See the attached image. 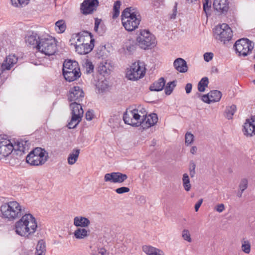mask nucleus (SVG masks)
Wrapping results in <instances>:
<instances>
[{"label": "nucleus", "instance_id": "obj_1", "mask_svg": "<svg viewBox=\"0 0 255 255\" xmlns=\"http://www.w3.org/2000/svg\"><path fill=\"white\" fill-rule=\"evenodd\" d=\"M1 217L9 221L19 219L14 225L16 234L30 238L36 232L37 223L35 217L30 213L25 212V208L15 201L3 204L0 207Z\"/></svg>", "mask_w": 255, "mask_h": 255}, {"label": "nucleus", "instance_id": "obj_2", "mask_svg": "<svg viewBox=\"0 0 255 255\" xmlns=\"http://www.w3.org/2000/svg\"><path fill=\"white\" fill-rule=\"evenodd\" d=\"M29 144L28 140L22 139L17 140L14 145L9 140L0 141V159L8 156L13 150L17 154L22 155L28 151Z\"/></svg>", "mask_w": 255, "mask_h": 255}, {"label": "nucleus", "instance_id": "obj_3", "mask_svg": "<svg viewBox=\"0 0 255 255\" xmlns=\"http://www.w3.org/2000/svg\"><path fill=\"white\" fill-rule=\"evenodd\" d=\"M122 22L126 30L132 31L138 27L140 18L139 15H137L135 9L129 7L126 8L122 12Z\"/></svg>", "mask_w": 255, "mask_h": 255}, {"label": "nucleus", "instance_id": "obj_4", "mask_svg": "<svg viewBox=\"0 0 255 255\" xmlns=\"http://www.w3.org/2000/svg\"><path fill=\"white\" fill-rule=\"evenodd\" d=\"M62 71L64 78L68 82L74 81L81 76L79 64L75 61L65 60L63 65Z\"/></svg>", "mask_w": 255, "mask_h": 255}, {"label": "nucleus", "instance_id": "obj_5", "mask_svg": "<svg viewBox=\"0 0 255 255\" xmlns=\"http://www.w3.org/2000/svg\"><path fill=\"white\" fill-rule=\"evenodd\" d=\"M49 158L48 153L43 148L36 147L26 156V162L31 165H43Z\"/></svg>", "mask_w": 255, "mask_h": 255}, {"label": "nucleus", "instance_id": "obj_6", "mask_svg": "<svg viewBox=\"0 0 255 255\" xmlns=\"http://www.w3.org/2000/svg\"><path fill=\"white\" fill-rule=\"evenodd\" d=\"M37 49L47 55H54L57 51V43L52 37H41L39 39Z\"/></svg>", "mask_w": 255, "mask_h": 255}, {"label": "nucleus", "instance_id": "obj_7", "mask_svg": "<svg viewBox=\"0 0 255 255\" xmlns=\"http://www.w3.org/2000/svg\"><path fill=\"white\" fill-rule=\"evenodd\" d=\"M144 116L142 110L136 109L127 110L123 115V120L127 125L133 127H138L142 124Z\"/></svg>", "mask_w": 255, "mask_h": 255}, {"label": "nucleus", "instance_id": "obj_8", "mask_svg": "<svg viewBox=\"0 0 255 255\" xmlns=\"http://www.w3.org/2000/svg\"><path fill=\"white\" fill-rule=\"evenodd\" d=\"M213 32L215 38L224 43L231 40L233 37L232 30L226 23L217 25L214 29Z\"/></svg>", "mask_w": 255, "mask_h": 255}, {"label": "nucleus", "instance_id": "obj_9", "mask_svg": "<svg viewBox=\"0 0 255 255\" xmlns=\"http://www.w3.org/2000/svg\"><path fill=\"white\" fill-rule=\"evenodd\" d=\"M155 38L148 30H140L136 37L138 45L142 49H146L155 45Z\"/></svg>", "mask_w": 255, "mask_h": 255}, {"label": "nucleus", "instance_id": "obj_10", "mask_svg": "<svg viewBox=\"0 0 255 255\" xmlns=\"http://www.w3.org/2000/svg\"><path fill=\"white\" fill-rule=\"evenodd\" d=\"M70 107L72 110V116L67 127L69 128L72 129L75 128L82 120L84 111L81 105L77 102L72 103Z\"/></svg>", "mask_w": 255, "mask_h": 255}, {"label": "nucleus", "instance_id": "obj_11", "mask_svg": "<svg viewBox=\"0 0 255 255\" xmlns=\"http://www.w3.org/2000/svg\"><path fill=\"white\" fill-rule=\"evenodd\" d=\"M145 70L144 63L138 61L130 66V69L127 71V77L130 80H137L144 76Z\"/></svg>", "mask_w": 255, "mask_h": 255}, {"label": "nucleus", "instance_id": "obj_12", "mask_svg": "<svg viewBox=\"0 0 255 255\" xmlns=\"http://www.w3.org/2000/svg\"><path fill=\"white\" fill-rule=\"evenodd\" d=\"M254 43L247 38L238 40L235 45V50L239 56H247L254 47Z\"/></svg>", "mask_w": 255, "mask_h": 255}, {"label": "nucleus", "instance_id": "obj_13", "mask_svg": "<svg viewBox=\"0 0 255 255\" xmlns=\"http://www.w3.org/2000/svg\"><path fill=\"white\" fill-rule=\"evenodd\" d=\"M84 40L94 42L92 35L90 32L87 31H83L78 33L72 34L70 39L71 45H73L75 48L83 44Z\"/></svg>", "mask_w": 255, "mask_h": 255}, {"label": "nucleus", "instance_id": "obj_14", "mask_svg": "<svg viewBox=\"0 0 255 255\" xmlns=\"http://www.w3.org/2000/svg\"><path fill=\"white\" fill-rule=\"evenodd\" d=\"M128 179V176L121 172H112L107 173L104 176V181L105 182H110L112 183H121Z\"/></svg>", "mask_w": 255, "mask_h": 255}, {"label": "nucleus", "instance_id": "obj_15", "mask_svg": "<svg viewBox=\"0 0 255 255\" xmlns=\"http://www.w3.org/2000/svg\"><path fill=\"white\" fill-rule=\"evenodd\" d=\"M84 97L82 89L79 86H75L70 89L68 95V100L70 102H79Z\"/></svg>", "mask_w": 255, "mask_h": 255}, {"label": "nucleus", "instance_id": "obj_16", "mask_svg": "<svg viewBox=\"0 0 255 255\" xmlns=\"http://www.w3.org/2000/svg\"><path fill=\"white\" fill-rule=\"evenodd\" d=\"M98 0H85L81 5V10L84 14L92 13L98 5Z\"/></svg>", "mask_w": 255, "mask_h": 255}, {"label": "nucleus", "instance_id": "obj_17", "mask_svg": "<svg viewBox=\"0 0 255 255\" xmlns=\"http://www.w3.org/2000/svg\"><path fill=\"white\" fill-rule=\"evenodd\" d=\"M143 110L142 113L144 116L142 119L143 122L140 126L143 128H147L155 125L158 121L157 115L155 113H152L147 116L146 111L144 109Z\"/></svg>", "mask_w": 255, "mask_h": 255}, {"label": "nucleus", "instance_id": "obj_18", "mask_svg": "<svg viewBox=\"0 0 255 255\" xmlns=\"http://www.w3.org/2000/svg\"><path fill=\"white\" fill-rule=\"evenodd\" d=\"M17 62V58L14 55L7 56L3 62L0 64V71L2 75L6 70H9L13 66L14 64Z\"/></svg>", "mask_w": 255, "mask_h": 255}, {"label": "nucleus", "instance_id": "obj_19", "mask_svg": "<svg viewBox=\"0 0 255 255\" xmlns=\"http://www.w3.org/2000/svg\"><path fill=\"white\" fill-rule=\"evenodd\" d=\"M243 131L247 136H252L255 134V117L246 120Z\"/></svg>", "mask_w": 255, "mask_h": 255}, {"label": "nucleus", "instance_id": "obj_20", "mask_svg": "<svg viewBox=\"0 0 255 255\" xmlns=\"http://www.w3.org/2000/svg\"><path fill=\"white\" fill-rule=\"evenodd\" d=\"M213 7L218 12L224 14L229 10V2L228 0H214Z\"/></svg>", "mask_w": 255, "mask_h": 255}, {"label": "nucleus", "instance_id": "obj_21", "mask_svg": "<svg viewBox=\"0 0 255 255\" xmlns=\"http://www.w3.org/2000/svg\"><path fill=\"white\" fill-rule=\"evenodd\" d=\"M40 38H41L39 37L36 33L29 31L25 35V41L26 43L29 45H34L37 47L39 39Z\"/></svg>", "mask_w": 255, "mask_h": 255}, {"label": "nucleus", "instance_id": "obj_22", "mask_svg": "<svg viewBox=\"0 0 255 255\" xmlns=\"http://www.w3.org/2000/svg\"><path fill=\"white\" fill-rule=\"evenodd\" d=\"M173 65L176 70L181 73H185L188 70L187 62L181 58H177L174 61Z\"/></svg>", "mask_w": 255, "mask_h": 255}, {"label": "nucleus", "instance_id": "obj_23", "mask_svg": "<svg viewBox=\"0 0 255 255\" xmlns=\"http://www.w3.org/2000/svg\"><path fill=\"white\" fill-rule=\"evenodd\" d=\"M90 224V220L87 218L77 216L74 219V225L76 227H87Z\"/></svg>", "mask_w": 255, "mask_h": 255}, {"label": "nucleus", "instance_id": "obj_24", "mask_svg": "<svg viewBox=\"0 0 255 255\" xmlns=\"http://www.w3.org/2000/svg\"><path fill=\"white\" fill-rule=\"evenodd\" d=\"M94 46V43L82 44L75 48L76 51L80 54H86L92 51Z\"/></svg>", "mask_w": 255, "mask_h": 255}, {"label": "nucleus", "instance_id": "obj_25", "mask_svg": "<svg viewBox=\"0 0 255 255\" xmlns=\"http://www.w3.org/2000/svg\"><path fill=\"white\" fill-rule=\"evenodd\" d=\"M165 81L162 77L160 78L158 81L152 83L149 89L151 91H161L165 87Z\"/></svg>", "mask_w": 255, "mask_h": 255}, {"label": "nucleus", "instance_id": "obj_26", "mask_svg": "<svg viewBox=\"0 0 255 255\" xmlns=\"http://www.w3.org/2000/svg\"><path fill=\"white\" fill-rule=\"evenodd\" d=\"M80 153V149H74L69 155L67 160L70 165L74 164L77 160Z\"/></svg>", "mask_w": 255, "mask_h": 255}, {"label": "nucleus", "instance_id": "obj_27", "mask_svg": "<svg viewBox=\"0 0 255 255\" xmlns=\"http://www.w3.org/2000/svg\"><path fill=\"white\" fill-rule=\"evenodd\" d=\"M89 231L85 228H78L74 232L75 237L77 239H83L89 235Z\"/></svg>", "mask_w": 255, "mask_h": 255}, {"label": "nucleus", "instance_id": "obj_28", "mask_svg": "<svg viewBox=\"0 0 255 255\" xmlns=\"http://www.w3.org/2000/svg\"><path fill=\"white\" fill-rule=\"evenodd\" d=\"M46 252L45 244L43 240H41L38 242L36 247V255H45Z\"/></svg>", "mask_w": 255, "mask_h": 255}, {"label": "nucleus", "instance_id": "obj_29", "mask_svg": "<svg viewBox=\"0 0 255 255\" xmlns=\"http://www.w3.org/2000/svg\"><path fill=\"white\" fill-rule=\"evenodd\" d=\"M91 255H108L106 250L104 248H99L95 246H90Z\"/></svg>", "mask_w": 255, "mask_h": 255}, {"label": "nucleus", "instance_id": "obj_30", "mask_svg": "<svg viewBox=\"0 0 255 255\" xmlns=\"http://www.w3.org/2000/svg\"><path fill=\"white\" fill-rule=\"evenodd\" d=\"M110 64L105 62H101L99 65L98 71L101 74H108L110 73Z\"/></svg>", "mask_w": 255, "mask_h": 255}, {"label": "nucleus", "instance_id": "obj_31", "mask_svg": "<svg viewBox=\"0 0 255 255\" xmlns=\"http://www.w3.org/2000/svg\"><path fill=\"white\" fill-rule=\"evenodd\" d=\"M222 93L218 90L211 91L209 92V96H210V101L212 103L219 102L222 97Z\"/></svg>", "mask_w": 255, "mask_h": 255}, {"label": "nucleus", "instance_id": "obj_32", "mask_svg": "<svg viewBox=\"0 0 255 255\" xmlns=\"http://www.w3.org/2000/svg\"><path fill=\"white\" fill-rule=\"evenodd\" d=\"M237 107L235 105H232L231 106L227 107L225 112V117L230 120L232 119V117L236 111Z\"/></svg>", "mask_w": 255, "mask_h": 255}, {"label": "nucleus", "instance_id": "obj_33", "mask_svg": "<svg viewBox=\"0 0 255 255\" xmlns=\"http://www.w3.org/2000/svg\"><path fill=\"white\" fill-rule=\"evenodd\" d=\"M66 28V25L65 21L59 20L55 23V30L58 33H61L65 31Z\"/></svg>", "mask_w": 255, "mask_h": 255}, {"label": "nucleus", "instance_id": "obj_34", "mask_svg": "<svg viewBox=\"0 0 255 255\" xmlns=\"http://www.w3.org/2000/svg\"><path fill=\"white\" fill-rule=\"evenodd\" d=\"M209 83L208 78L204 77L200 81L198 84V89L200 92H203L205 90L206 87L208 86Z\"/></svg>", "mask_w": 255, "mask_h": 255}, {"label": "nucleus", "instance_id": "obj_35", "mask_svg": "<svg viewBox=\"0 0 255 255\" xmlns=\"http://www.w3.org/2000/svg\"><path fill=\"white\" fill-rule=\"evenodd\" d=\"M182 182L184 189L186 191H189L191 189V185L190 183V179L189 176L187 173L183 174Z\"/></svg>", "mask_w": 255, "mask_h": 255}, {"label": "nucleus", "instance_id": "obj_36", "mask_svg": "<svg viewBox=\"0 0 255 255\" xmlns=\"http://www.w3.org/2000/svg\"><path fill=\"white\" fill-rule=\"evenodd\" d=\"M242 251L246 254H249L251 252V246L250 242L248 240H243L241 241Z\"/></svg>", "mask_w": 255, "mask_h": 255}, {"label": "nucleus", "instance_id": "obj_37", "mask_svg": "<svg viewBox=\"0 0 255 255\" xmlns=\"http://www.w3.org/2000/svg\"><path fill=\"white\" fill-rule=\"evenodd\" d=\"M121 5V2L120 1L117 0L115 2L113 7V18L115 19L119 15Z\"/></svg>", "mask_w": 255, "mask_h": 255}, {"label": "nucleus", "instance_id": "obj_38", "mask_svg": "<svg viewBox=\"0 0 255 255\" xmlns=\"http://www.w3.org/2000/svg\"><path fill=\"white\" fill-rule=\"evenodd\" d=\"M83 67L86 69L87 74L91 73L94 70V65L89 60L86 59L83 63Z\"/></svg>", "mask_w": 255, "mask_h": 255}, {"label": "nucleus", "instance_id": "obj_39", "mask_svg": "<svg viewBox=\"0 0 255 255\" xmlns=\"http://www.w3.org/2000/svg\"><path fill=\"white\" fill-rule=\"evenodd\" d=\"M29 0H10L11 4L15 7L23 6L27 4Z\"/></svg>", "mask_w": 255, "mask_h": 255}, {"label": "nucleus", "instance_id": "obj_40", "mask_svg": "<svg viewBox=\"0 0 255 255\" xmlns=\"http://www.w3.org/2000/svg\"><path fill=\"white\" fill-rule=\"evenodd\" d=\"M175 86L176 84L175 81H172L168 83L165 87V93L166 95H170Z\"/></svg>", "mask_w": 255, "mask_h": 255}, {"label": "nucleus", "instance_id": "obj_41", "mask_svg": "<svg viewBox=\"0 0 255 255\" xmlns=\"http://www.w3.org/2000/svg\"><path fill=\"white\" fill-rule=\"evenodd\" d=\"M157 249L151 246H145L143 247V251L147 255H153Z\"/></svg>", "mask_w": 255, "mask_h": 255}, {"label": "nucleus", "instance_id": "obj_42", "mask_svg": "<svg viewBox=\"0 0 255 255\" xmlns=\"http://www.w3.org/2000/svg\"><path fill=\"white\" fill-rule=\"evenodd\" d=\"M182 237L184 240L188 242L189 243H191L192 242L191 235L188 230L184 229L183 230L182 233Z\"/></svg>", "mask_w": 255, "mask_h": 255}, {"label": "nucleus", "instance_id": "obj_43", "mask_svg": "<svg viewBox=\"0 0 255 255\" xmlns=\"http://www.w3.org/2000/svg\"><path fill=\"white\" fill-rule=\"evenodd\" d=\"M248 181L247 179L244 178L242 179L241 181V182L239 184V189L242 192H244V191L248 188Z\"/></svg>", "mask_w": 255, "mask_h": 255}, {"label": "nucleus", "instance_id": "obj_44", "mask_svg": "<svg viewBox=\"0 0 255 255\" xmlns=\"http://www.w3.org/2000/svg\"><path fill=\"white\" fill-rule=\"evenodd\" d=\"M195 168L196 164L195 162L193 160L190 161L189 169L190 171V175L191 177H193L195 175Z\"/></svg>", "mask_w": 255, "mask_h": 255}, {"label": "nucleus", "instance_id": "obj_45", "mask_svg": "<svg viewBox=\"0 0 255 255\" xmlns=\"http://www.w3.org/2000/svg\"><path fill=\"white\" fill-rule=\"evenodd\" d=\"M194 135L190 132H187L185 134V143L187 145L191 144L194 139Z\"/></svg>", "mask_w": 255, "mask_h": 255}, {"label": "nucleus", "instance_id": "obj_46", "mask_svg": "<svg viewBox=\"0 0 255 255\" xmlns=\"http://www.w3.org/2000/svg\"><path fill=\"white\" fill-rule=\"evenodd\" d=\"M130 189L127 187H121L118 188H117L115 190V192L119 194H122L125 193H128L129 192Z\"/></svg>", "mask_w": 255, "mask_h": 255}, {"label": "nucleus", "instance_id": "obj_47", "mask_svg": "<svg viewBox=\"0 0 255 255\" xmlns=\"http://www.w3.org/2000/svg\"><path fill=\"white\" fill-rule=\"evenodd\" d=\"M213 53L212 52H206L204 54V59L205 61L209 62L212 59Z\"/></svg>", "mask_w": 255, "mask_h": 255}, {"label": "nucleus", "instance_id": "obj_48", "mask_svg": "<svg viewBox=\"0 0 255 255\" xmlns=\"http://www.w3.org/2000/svg\"><path fill=\"white\" fill-rule=\"evenodd\" d=\"M209 0H205L203 2V10L207 14V11L209 10L211 7V3L209 4Z\"/></svg>", "mask_w": 255, "mask_h": 255}, {"label": "nucleus", "instance_id": "obj_49", "mask_svg": "<svg viewBox=\"0 0 255 255\" xmlns=\"http://www.w3.org/2000/svg\"><path fill=\"white\" fill-rule=\"evenodd\" d=\"M93 111L92 110L88 111L85 115L86 119L88 121H91L94 118Z\"/></svg>", "mask_w": 255, "mask_h": 255}, {"label": "nucleus", "instance_id": "obj_50", "mask_svg": "<svg viewBox=\"0 0 255 255\" xmlns=\"http://www.w3.org/2000/svg\"><path fill=\"white\" fill-rule=\"evenodd\" d=\"M201 100L204 102L208 103V104H210V103H212L211 101H210L211 99H210V96H209V93L208 94L204 95L202 96Z\"/></svg>", "mask_w": 255, "mask_h": 255}, {"label": "nucleus", "instance_id": "obj_51", "mask_svg": "<svg viewBox=\"0 0 255 255\" xmlns=\"http://www.w3.org/2000/svg\"><path fill=\"white\" fill-rule=\"evenodd\" d=\"M215 210L219 213H221L225 210V206L223 204H218L215 207Z\"/></svg>", "mask_w": 255, "mask_h": 255}, {"label": "nucleus", "instance_id": "obj_52", "mask_svg": "<svg viewBox=\"0 0 255 255\" xmlns=\"http://www.w3.org/2000/svg\"><path fill=\"white\" fill-rule=\"evenodd\" d=\"M136 46L135 44H129L127 46V50L130 53H131L135 50Z\"/></svg>", "mask_w": 255, "mask_h": 255}, {"label": "nucleus", "instance_id": "obj_53", "mask_svg": "<svg viewBox=\"0 0 255 255\" xmlns=\"http://www.w3.org/2000/svg\"><path fill=\"white\" fill-rule=\"evenodd\" d=\"M177 3H175V4L174 6V8L173 9V13L170 16L171 19H174L176 17V14H177Z\"/></svg>", "mask_w": 255, "mask_h": 255}, {"label": "nucleus", "instance_id": "obj_54", "mask_svg": "<svg viewBox=\"0 0 255 255\" xmlns=\"http://www.w3.org/2000/svg\"><path fill=\"white\" fill-rule=\"evenodd\" d=\"M177 3H175V4L174 6V8L173 9V13L170 16L171 19H174L176 17V14H177Z\"/></svg>", "mask_w": 255, "mask_h": 255}, {"label": "nucleus", "instance_id": "obj_55", "mask_svg": "<svg viewBox=\"0 0 255 255\" xmlns=\"http://www.w3.org/2000/svg\"><path fill=\"white\" fill-rule=\"evenodd\" d=\"M192 85L191 83H188L185 86V90L187 94H189L191 92Z\"/></svg>", "mask_w": 255, "mask_h": 255}, {"label": "nucleus", "instance_id": "obj_56", "mask_svg": "<svg viewBox=\"0 0 255 255\" xmlns=\"http://www.w3.org/2000/svg\"><path fill=\"white\" fill-rule=\"evenodd\" d=\"M203 202V199H200L198 202L195 204V210L196 212H197L199 210V208L201 206L202 203Z\"/></svg>", "mask_w": 255, "mask_h": 255}, {"label": "nucleus", "instance_id": "obj_57", "mask_svg": "<svg viewBox=\"0 0 255 255\" xmlns=\"http://www.w3.org/2000/svg\"><path fill=\"white\" fill-rule=\"evenodd\" d=\"M100 23V20H99L98 18L95 19V26H94V30L96 31H98L99 25Z\"/></svg>", "mask_w": 255, "mask_h": 255}, {"label": "nucleus", "instance_id": "obj_58", "mask_svg": "<svg viewBox=\"0 0 255 255\" xmlns=\"http://www.w3.org/2000/svg\"><path fill=\"white\" fill-rule=\"evenodd\" d=\"M197 148L196 146H192L191 148V149H190V152L193 154H195L196 152H197Z\"/></svg>", "mask_w": 255, "mask_h": 255}, {"label": "nucleus", "instance_id": "obj_59", "mask_svg": "<svg viewBox=\"0 0 255 255\" xmlns=\"http://www.w3.org/2000/svg\"><path fill=\"white\" fill-rule=\"evenodd\" d=\"M153 255H164V253L162 251L157 249Z\"/></svg>", "mask_w": 255, "mask_h": 255}, {"label": "nucleus", "instance_id": "obj_60", "mask_svg": "<svg viewBox=\"0 0 255 255\" xmlns=\"http://www.w3.org/2000/svg\"><path fill=\"white\" fill-rule=\"evenodd\" d=\"M94 42H91V41H86V40H84V42H83V44H90V43H94Z\"/></svg>", "mask_w": 255, "mask_h": 255}, {"label": "nucleus", "instance_id": "obj_61", "mask_svg": "<svg viewBox=\"0 0 255 255\" xmlns=\"http://www.w3.org/2000/svg\"><path fill=\"white\" fill-rule=\"evenodd\" d=\"M243 192H242V191H239V192L238 193V194H237L238 196L239 197H242V194H243Z\"/></svg>", "mask_w": 255, "mask_h": 255}, {"label": "nucleus", "instance_id": "obj_62", "mask_svg": "<svg viewBox=\"0 0 255 255\" xmlns=\"http://www.w3.org/2000/svg\"><path fill=\"white\" fill-rule=\"evenodd\" d=\"M186 0L188 3H192L194 1H197V0Z\"/></svg>", "mask_w": 255, "mask_h": 255}, {"label": "nucleus", "instance_id": "obj_63", "mask_svg": "<svg viewBox=\"0 0 255 255\" xmlns=\"http://www.w3.org/2000/svg\"><path fill=\"white\" fill-rule=\"evenodd\" d=\"M197 95L198 96V97H200L201 96V94L200 93H197Z\"/></svg>", "mask_w": 255, "mask_h": 255}, {"label": "nucleus", "instance_id": "obj_64", "mask_svg": "<svg viewBox=\"0 0 255 255\" xmlns=\"http://www.w3.org/2000/svg\"><path fill=\"white\" fill-rule=\"evenodd\" d=\"M254 236H255V230L254 231Z\"/></svg>", "mask_w": 255, "mask_h": 255}]
</instances>
